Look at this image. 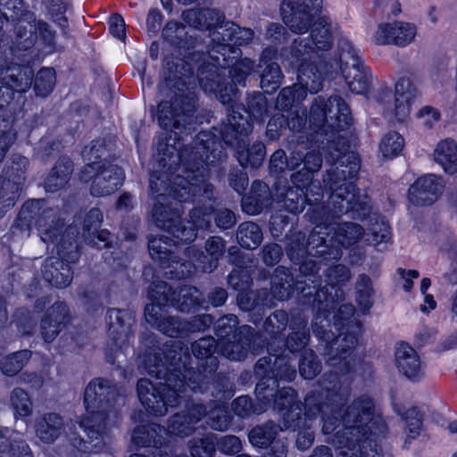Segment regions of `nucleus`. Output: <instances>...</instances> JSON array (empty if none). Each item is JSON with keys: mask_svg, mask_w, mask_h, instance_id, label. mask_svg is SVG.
<instances>
[{"mask_svg": "<svg viewBox=\"0 0 457 457\" xmlns=\"http://www.w3.org/2000/svg\"><path fill=\"white\" fill-rule=\"evenodd\" d=\"M355 312L353 304L340 307L334 316L336 333L313 325L321 354L333 370L320 377L318 388L306 394L303 416L312 420L320 416L322 433L331 435L337 448L358 449L361 457H383L386 422L376 411L369 395H360L347 405L351 388L342 382L343 376L354 372L356 348L364 332L363 323L354 317Z\"/></svg>", "mask_w": 457, "mask_h": 457, "instance_id": "obj_1", "label": "nucleus"}, {"mask_svg": "<svg viewBox=\"0 0 457 457\" xmlns=\"http://www.w3.org/2000/svg\"><path fill=\"white\" fill-rule=\"evenodd\" d=\"M216 145L219 143L207 131L199 132L192 146L180 150L169 143H158L159 165L163 170H154L150 175V192L157 195L152 216L157 227L183 243L194 241L196 230L209 228L212 212L195 208L189 213L188 225H186L179 220L184 212L181 204L173 205L168 197L180 203L197 196L211 199L212 188L206 178L208 166L220 160Z\"/></svg>", "mask_w": 457, "mask_h": 457, "instance_id": "obj_2", "label": "nucleus"}, {"mask_svg": "<svg viewBox=\"0 0 457 457\" xmlns=\"http://www.w3.org/2000/svg\"><path fill=\"white\" fill-rule=\"evenodd\" d=\"M353 121L350 106L341 96L313 98L309 117L311 142L326 146L332 159L334 168L328 171L330 203L337 212H350L353 220H367L368 240L378 245L390 241L392 228L382 214H371L370 198L361 194L356 184L361 169L360 155L350 151L348 137L340 134L348 130Z\"/></svg>", "mask_w": 457, "mask_h": 457, "instance_id": "obj_3", "label": "nucleus"}, {"mask_svg": "<svg viewBox=\"0 0 457 457\" xmlns=\"http://www.w3.org/2000/svg\"><path fill=\"white\" fill-rule=\"evenodd\" d=\"M308 44L304 40H293L282 51L283 62L295 71L297 82L283 87L276 102L279 113L303 106L307 94H317L323 87L325 79H334L339 73L349 90L356 95H366L371 87V71L365 66L356 49L346 38L337 41V51L330 60H312Z\"/></svg>", "mask_w": 457, "mask_h": 457, "instance_id": "obj_4", "label": "nucleus"}, {"mask_svg": "<svg viewBox=\"0 0 457 457\" xmlns=\"http://www.w3.org/2000/svg\"><path fill=\"white\" fill-rule=\"evenodd\" d=\"M301 280L295 277L289 268L278 265L270 275V289L261 288L259 297L262 299V312L263 317L266 311L276 305V302H283L292 298L295 295L299 298L303 306H308L314 312V320L312 323H317L328 330L324 325L318 322L320 320L330 325V316L334 325V316L338 312V303L344 300L345 293L343 287L350 278V270L344 264L329 265L324 272V285L322 286V276L317 278L303 277ZM332 331L331 329H329Z\"/></svg>", "mask_w": 457, "mask_h": 457, "instance_id": "obj_5", "label": "nucleus"}, {"mask_svg": "<svg viewBox=\"0 0 457 457\" xmlns=\"http://www.w3.org/2000/svg\"><path fill=\"white\" fill-rule=\"evenodd\" d=\"M160 348H152L142 357V365L146 373L156 378H164L165 383L154 384L147 378H140L137 385V396L145 410L154 416H164L169 407L178 405L183 395L190 391L183 378L182 370L175 358L168 361L162 357Z\"/></svg>", "mask_w": 457, "mask_h": 457, "instance_id": "obj_6", "label": "nucleus"}, {"mask_svg": "<svg viewBox=\"0 0 457 457\" xmlns=\"http://www.w3.org/2000/svg\"><path fill=\"white\" fill-rule=\"evenodd\" d=\"M160 348H152L142 357V365L146 373L156 378H164L165 383L154 384L147 378H140L137 385V396L145 410L154 416H164L169 407L178 405L183 395L190 391L183 378L182 370L175 358L168 361L162 357Z\"/></svg>", "mask_w": 457, "mask_h": 457, "instance_id": "obj_7", "label": "nucleus"}, {"mask_svg": "<svg viewBox=\"0 0 457 457\" xmlns=\"http://www.w3.org/2000/svg\"><path fill=\"white\" fill-rule=\"evenodd\" d=\"M183 20L190 26L199 29H212L210 37L213 43L209 53L212 62H204L198 69V79L201 87L208 93H214L220 101L226 104L228 96L223 94L227 90L223 76L225 74L228 54V33L226 29V15L214 8L188 9L182 13Z\"/></svg>", "mask_w": 457, "mask_h": 457, "instance_id": "obj_8", "label": "nucleus"}, {"mask_svg": "<svg viewBox=\"0 0 457 457\" xmlns=\"http://www.w3.org/2000/svg\"><path fill=\"white\" fill-rule=\"evenodd\" d=\"M322 0H282L280 4V15L284 24L295 34H304L310 30L307 38H295L304 40L308 44L310 59L330 60L334 57L330 51L333 46V33L331 24L325 16H318L321 12Z\"/></svg>", "mask_w": 457, "mask_h": 457, "instance_id": "obj_9", "label": "nucleus"}, {"mask_svg": "<svg viewBox=\"0 0 457 457\" xmlns=\"http://www.w3.org/2000/svg\"><path fill=\"white\" fill-rule=\"evenodd\" d=\"M86 414L80 427L93 442L99 446L107 428L116 425L120 420V409L125 404V391L101 378L90 381L84 393Z\"/></svg>", "mask_w": 457, "mask_h": 457, "instance_id": "obj_10", "label": "nucleus"}, {"mask_svg": "<svg viewBox=\"0 0 457 457\" xmlns=\"http://www.w3.org/2000/svg\"><path fill=\"white\" fill-rule=\"evenodd\" d=\"M171 242H176L167 236L152 237L148 242L149 253L153 260L158 262L168 278H183L190 276L194 271L200 270L211 273L218 266V259L222 254L225 247L224 240L220 237H212L206 242V252L210 254L208 263L200 260V257L207 258L204 252L195 245L185 250L184 259H179L171 251Z\"/></svg>", "mask_w": 457, "mask_h": 457, "instance_id": "obj_11", "label": "nucleus"}, {"mask_svg": "<svg viewBox=\"0 0 457 457\" xmlns=\"http://www.w3.org/2000/svg\"><path fill=\"white\" fill-rule=\"evenodd\" d=\"M7 21L8 19L0 15V108L10 103L14 92L23 93L29 90L34 76L31 67L14 62V59H19L21 55L20 52L28 49H12L14 31L6 37L4 34Z\"/></svg>", "mask_w": 457, "mask_h": 457, "instance_id": "obj_12", "label": "nucleus"}, {"mask_svg": "<svg viewBox=\"0 0 457 457\" xmlns=\"http://www.w3.org/2000/svg\"><path fill=\"white\" fill-rule=\"evenodd\" d=\"M286 253L290 262L298 267L301 277L318 278L321 276L322 265H328L325 253H320L324 248L321 232L312 229L308 237L301 230L295 229L285 235Z\"/></svg>", "mask_w": 457, "mask_h": 457, "instance_id": "obj_13", "label": "nucleus"}, {"mask_svg": "<svg viewBox=\"0 0 457 457\" xmlns=\"http://www.w3.org/2000/svg\"><path fill=\"white\" fill-rule=\"evenodd\" d=\"M170 78L159 85L161 93H165L170 89L172 96L170 100H162L157 106V119L160 126L164 129L175 130V135L182 134V130L190 129L187 126L191 125L195 104L193 98L184 96L182 87L185 81L181 78L172 83Z\"/></svg>", "mask_w": 457, "mask_h": 457, "instance_id": "obj_14", "label": "nucleus"}, {"mask_svg": "<svg viewBox=\"0 0 457 457\" xmlns=\"http://www.w3.org/2000/svg\"><path fill=\"white\" fill-rule=\"evenodd\" d=\"M253 375L258 383H263V386L272 389V398H277L285 391L287 395L294 398V402H302L292 386L279 387L280 381L292 382L296 377V370L288 354L281 353L261 357L253 366Z\"/></svg>", "mask_w": 457, "mask_h": 457, "instance_id": "obj_15", "label": "nucleus"}, {"mask_svg": "<svg viewBox=\"0 0 457 457\" xmlns=\"http://www.w3.org/2000/svg\"><path fill=\"white\" fill-rule=\"evenodd\" d=\"M217 343L212 337H202L191 345L193 354L200 361L199 366L203 371L193 369H185L182 377L187 382V386L193 392H204L207 388L210 377L217 370L218 359L213 356Z\"/></svg>", "mask_w": 457, "mask_h": 457, "instance_id": "obj_16", "label": "nucleus"}, {"mask_svg": "<svg viewBox=\"0 0 457 457\" xmlns=\"http://www.w3.org/2000/svg\"><path fill=\"white\" fill-rule=\"evenodd\" d=\"M268 112V99L262 92L248 93L245 104L230 96V132L237 129L253 132L254 122H264Z\"/></svg>", "mask_w": 457, "mask_h": 457, "instance_id": "obj_17", "label": "nucleus"}, {"mask_svg": "<svg viewBox=\"0 0 457 457\" xmlns=\"http://www.w3.org/2000/svg\"><path fill=\"white\" fill-rule=\"evenodd\" d=\"M0 12L14 22L12 49H30L35 44V13L26 9L23 0H0Z\"/></svg>", "mask_w": 457, "mask_h": 457, "instance_id": "obj_18", "label": "nucleus"}, {"mask_svg": "<svg viewBox=\"0 0 457 457\" xmlns=\"http://www.w3.org/2000/svg\"><path fill=\"white\" fill-rule=\"evenodd\" d=\"M272 389L263 386V383H256L254 388L255 400L249 395H240L230 402V413L233 412L239 418H249L253 415H261L269 409H272L278 414L283 408L285 401L287 399L286 392L279 394L277 398H272ZM232 416L230 415V426L232 425Z\"/></svg>", "mask_w": 457, "mask_h": 457, "instance_id": "obj_19", "label": "nucleus"}, {"mask_svg": "<svg viewBox=\"0 0 457 457\" xmlns=\"http://www.w3.org/2000/svg\"><path fill=\"white\" fill-rule=\"evenodd\" d=\"M79 179L84 183L92 180L91 195L100 197L114 193L121 186L124 173L116 164L92 161L84 166Z\"/></svg>", "mask_w": 457, "mask_h": 457, "instance_id": "obj_20", "label": "nucleus"}, {"mask_svg": "<svg viewBox=\"0 0 457 457\" xmlns=\"http://www.w3.org/2000/svg\"><path fill=\"white\" fill-rule=\"evenodd\" d=\"M253 269L230 270V288L237 291V303L239 309L248 313L249 321L258 326L263 318L261 289L253 290Z\"/></svg>", "mask_w": 457, "mask_h": 457, "instance_id": "obj_21", "label": "nucleus"}, {"mask_svg": "<svg viewBox=\"0 0 457 457\" xmlns=\"http://www.w3.org/2000/svg\"><path fill=\"white\" fill-rule=\"evenodd\" d=\"M278 415L286 430L297 431L295 446L299 451H306L313 445L315 432L312 427V418L304 417L305 406L303 402L295 403L287 395Z\"/></svg>", "mask_w": 457, "mask_h": 457, "instance_id": "obj_22", "label": "nucleus"}, {"mask_svg": "<svg viewBox=\"0 0 457 457\" xmlns=\"http://www.w3.org/2000/svg\"><path fill=\"white\" fill-rule=\"evenodd\" d=\"M330 229L329 236H322L325 250L320 252L327 255L325 261L328 263H334L340 260L343 249H347L357 244L365 233L361 225L351 221L337 224L336 228L332 225Z\"/></svg>", "mask_w": 457, "mask_h": 457, "instance_id": "obj_23", "label": "nucleus"}, {"mask_svg": "<svg viewBox=\"0 0 457 457\" xmlns=\"http://www.w3.org/2000/svg\"><path fill=\"white\" fill-rule=\"evenodd\" d=\"M251 134L252 132L243 131V129L230 132V149H233L234 155L242 169L250 172L257 170L266 158L265 144L262 141L250 144Z\"/></svg>", "mask_w": 457, "mask_h": 457, "instance_id": "obj_24", "label": "nucleus"}, {"mask_svg": "<svg viewBox=\"0 0 457 457\" xmlns=\"http://www.w3.org/2000/svg\"><path fill=\"white\" fill-rule=\"evenodd\" d=\"M310 111L303 106H296V109L286 113H274L269 120L266 127V137L270 141H276L280 138L283 132L289 130L293 133H301L308 130L307 134L311 137L309 128ZM311 140V138H309Z\"/></svg>", "mask_w": 457, "mask_h": 457, "instance_id": "obj_25", "label": "nucleus"}, {"mask_svg": "<svg viewBox=\"0 0 457 457\" xmlns=\"http://www.w3.org/2000/svg\"><path fill=\"white\" fill-rule=\"evenodd\" d=\"M230 361H245L249 354L253 356L263 352L264 339L260 332L249 325L230 328Z\"/></svg>", "mask_w": 457, "mask_h": 457, "instance_id": "obj_26", "label": "nucleus"}, {"mask_svg": "<svg viewBox=\"0 0 457 457\" xmlns=\"http://www.w3.org/2000/svg\"><path fill=\"white\" fill-rule=\"evenodd\" d=\"M445 182L441 176L428 173L415 179L408 190V200L414 206L434 204L443 195Z\"/></svg>", "mask_w": 457, "mask_h": 457, "instance_id": "obj_27", "label": "nucleus"}, {"mask_svg": "<svg viewBox=\"0 0 457 457\" xmlns=\"http://www.w3.org/2000/svg\"><path fill=\"white\" fill-rule=\"evenodd\" d=\"M28 163V159L20 154L12 156L11 164L4 170L6 179L4 180L1 187L0 199L4 206H12L18 198Z\"/></svg>", "mask_w": 457, "mask_h": 457, "instance_id": "obj_28", "label": "nucleus"}, {"mask_svg": "<svg viewBox=\"0 0 457 457\" xmlns=\"http://www.w3.org/2000/svg\"><path fill=\"white\" fill-rule=\"evenodd\" d=\"M108 335L112 340L110 351L123 347L131 334V326L135 320L128 310L110 309L106 313Z\"/></svg>", "mask_w": 457, "mask_h": 457, "instance_id": "obj_29", "label": "nucleus"}, {"mask_svg": "<svg viewBox=\"0 0 457 457\" xmlns=\"http://www.w3.org/2000/svg\"><path fill=\"white\" fill-rule=\"evenodd\" d=\"M70 320V309L61 301L54 302L46 310L40 322V334L46 343L53 342Z\"/></svg>", "mask_w": 457, "mask_h": 457, "instance_id": "obj_30", "label": "nucleus"}, {"mask_svg": "<svg viewBox=\"0 0 457 457\" xmlns=\"http://www.w3.org/2000/svg\"><path fill=\"white\" fill-rule=\"evenodd\" d=\"M273 195L269 185L262 180L253 181L249 191L242 195L241 209L248 215H258L271 207Z\"/></svg>", "mask_w": 457, "mask_h": 457, "instance_id": "obj_31", "label": "nucleus"}, {"mask_svg": "<svg viewBox=\"0 0 457 457\" xmlns=\"http://www.w3.org/2000/svg\"><path fill=\"white\" fill-rule=\"evenodd\" d=\"M415 35L414 24L394 21L379 24L375 37L378 45L405 46L413 40Z\"/></svg>", "mask_w": 457, "mask_h": 457, "instance_id": "obj_32", "label": "nucleus"}, {"mask_svg": "<svg viewBox=\"0 0 457 457\" xmlns=\"http://www.w3.org/2000/svg\"><path fill=\"white\" fill-rule=\"evenodd\" d=\"M289 330L284 339L285 349L282 353L287 351L296 357L308 349L311 335L307 319L299 312L291 314Z\"/></svg>", "mask_w": 457, "mask_h": 457, "instance_id": "obj_33", "label": "nucleus"}, {"mask_svg": "<svg viewBox=\"0 0 457 457\" xmlns=\"http://www.w3.org/2000/svg\"><path fill=\"white\" fill-rule=\"evenodd\" d=\"M206 414L203 404H193L187 410L172 415L168 420L167 433L180 437L189 436L195 431V426Z\"/></svg>", "mask_w": 457, "mask_h": 457, "instance_id": "obj_34", "label": "nucleus"}, {"mask_svg": "<svg viewBox=\"0 0 457 457\" xmlns=\"http://www.w3.org/2000/svg\"><path fill=\"white\" fill-rule=\"evenodd\" d=\"M395 357L398 370L409 380L418 382L423 378L420 359L408 343L402 341L397 344Z\"/></svg>", "mask_w": 457, "mask_h": 457, "instance_id": "obj_35", "label": "nucleus"}, {"mask_svg": "<svg viewBox=\"0 0 457 457\" xmlns=\"http://www.w3.org/2000/svg\"><path fill=\"white\" fill-rule=\"evenodd\" d=\"M44 279L59 288L67 287L72 281L73 272L69 263L59 257H49L42 265Z\"/></svg>", "mask_w": 457, "mask_h": 457, "instance_id": "obj_36", "label": "nucleus"}, {"mask_svg": "<svg viewBox=\"0 0 457 457\" xmlns=\"http://www.w3.org/2000/svg\"><path fill=\"white\" fill-rule=\"evenodd\" d=\"M146 321L162 333L176 337L187 328V324L175 316H164L162 311L155 310V305H146L145 308Z\"/></svg>", "mask_w": 457, "mask_h": 457, "instance_id": "obj_37", "label": "nucleus"}, {"mask_svg": "<svg viewBox=\"0 0 457 457\" xmlns=\"http://www.w3.org/2000/svg\"><path fill=\"white\" fill-rule=\"evenodd\" d=\"M168 433L163 427L155 423H148L137 426L132 433V443L140 447H155L168 443Z\"/></svg>", "mask_w": 457, "mask_h": 457, "instance_id": "obj_38", "label": "nucleus"}, {"mask_svg": "<svg viewBox=\"0 0 457 457\" xmlns=\"http://www.w3.org/2000/svg\"><path fill=\"white\" fill-rule=\"evenodd\" d=\"M37 437L45 444H52L64 433L63 419L57 413L48 412L35 420Z\"/></svg>", "mask_w": 457, "mask_h": 457, "instance_id": "obj_39", "label": "nucleus"}, {"mask_svg": "<svg viewBox=\"0 0 457 457\" xmlns=\"http://www.w3.org/2000/svg\"><path fill=\"white\" fill-rule=\"evenodd\" d=\"M417 96V88L407 77H401L395 85V116L398 120L405 118Z\"/></svg>", "mask_w": 457, "mask_h": 457, "instance_id": "obj_40", "label": "nucleus"}, {"mask_svg": "<svg viewBox=\"0 0 457 457\" xmlns=\"http://www.w3.org/2000/svg\"><path fill=\"white\" fill-rule=\"evenodd\" d=\"M103 220V214L98 208H92L83 222L82 237L85 242L101 248L107 246V235L104 230L98 231Z\"/></svg>", "mask_w": 457, "mask_h": 457, "instance_id": "obj_41", "label": "nucleus"}, {"mask_svg": "<svg viewBox=\"0 0 457 457\" xmlns=\"http://www.w3.org/2000/svg\"><path fill=\"white\" fill-rule=\"evenodd\" d=\"M306 206H308L307 212L304 214L306 220L315 226L313 229L316 232H321L322 236H329L332 226L330 212H332V217H337L334 214L331 205L316 202L306 204Z\"/></svg>", "mask_w": 457, "mask_h": 457, "instance_id": "obj_42", "label": "nucleus"}, {"mask_svg": "<svg viewBox=\"0 0 457 457\" xmlns=\"http://www.w3.org/2000/svg\"><path fill=\"white\" fill-rule=\"evenodd\" d=\"M214 400L209 411H206L208 424L216 430L225 431L228 428V415L227 407V392L217 389L212 393Z\"/></svg>", "mask_w": 457, "mask_h": 457, "instance_id": "obj_43", "label": "nucleus"}, {"mask_svg": "<svg viewBox=\"0 0 457 457\" xmlns=\"http://www.w3.org/2000/svg\"><path fill=\"white\" fill-rule=\"evenodd\" d=\"M434 158L446 174L457 173V144L453 139L441 140L436 145Z\"/></svg>", "mask_w": 457, "mask_h": 457, "instance_id": "obj_44", "label": "nucleus"}, {"mask_svg": "<svg viewBox=\"0 0 457 457\" xmlns=\"http://www.w3.org/2000/svg\"><path fill=\"white\" fill-rule=\"evenodd\" d=\"M396 412L404 422L406 433L404 445L406 446L420 435L423 428V413L416 406L408 409L397 408Z\"/></svg>", "mask_w": 457, "mask_h": 457, "instance_id": "obj_45", "label": "nucleus"}, {"mask_svg": "<svg viewBox=\"0 0 457 457\" xmlns=\"http://www.w3.org/2000/svg\"><path fill=\"white\" fill-rule=\"evenodd\" d=\"M278 433V426L273 421L268 420L252 428L248 433V440L254 448L264 450L277 439Z\"/></svg>", "mask_w": 457, "mask_h": 457, "instance_id": "obj_46", "label": "nucleus"}, {"mask_svg": "<svg viewBox=\"0 0 457 457\" xmlns=\"http://www.w3.org/2000/svg\"><path fill=\"white\" fill-rule=\"evenodd\" d=\"M236 239L240 247L246 250H253L262 244L263 234L257 223L245 221L238 226Z\"/></svg>", "mask_w": 457, "mask_h": 457, "instance_id": "obj_47", "label": "nucleus"}, {"mask_svg": "<svg viewBox=\"0 0 457 457\" xmlns=\"http://www.w3.org/2000/svg\"><path fill=\"white\" fill-rule=\"evenodd\" d=\"M72 171V163L68 158L60 159L47 176L45 187L46 191L55 192L68 183Z\"/></svg>", "mask_w": 457, "mask_h": 457, "instance_id": "obj_48", "label": "nucleus"}, {"mask_svg": "<svg viewBox=\"0 0 457 457\" xmlns=\"http://www.w3.org/2000/svg\"><path fill=\"white\" fill-rule=\"evenodd\" d=\"M204 302V295L196 287L184 286L177 291L172 306L180 312H188L201 307Z\"/></svg>", "mask_w": 457, "mask_h": 457, "instance_id": "obj_49", "label": "nucleus"}, {"mask_svg": "<svg viewBox=\"0 0 457 457\" xmlns=\"http://www.w3.org/2000/svg\"><path fill=\"white\" fill-rule=\"evenodd\" d=\"M177 291L173 290L164 281H154L148 290V299L151 301L147 305H155V310L161 312L162 307L172 306Z\"/></svg>", "mask_w": 457, "mask_h": 457, "instance_id": "obj_50", "label": "nucleus"}, {"mask_svg": "<svg viewBox=\"0 0 457 457\" xmlns=\"http://www.w3.org/2000/svg\"><path fill=\"white\" fill-rule=\"evenodd\" d=\"M284 210L273 212L269 220V229L272 237L276 240L285 238L287 233H291L297 228L295 216L290 217Z\"/></svg>", "mask_w": 457, "mask_h": 457, "instance_id": "obj_51", "label": "nucleus"}, {"mask_svg": "<svg viewBox=\"0 0 457 457\" xmlns=\"http://www.w3.org/2000/svg\"><path fill=\"white\" fill-rule=\"evenodd\" d=\"M290 317L285 310H276L257 326L262 324V330L270 339L276 340L289 328Z\"/></svg>", "mask_w": 457, "mask_h": 457, "instance_id": "obj_52", "label": "nucleus"}, {"mask_svg": "<svg viewBox=\"0 0 457 457\" xmlns=\"http://www.w3.org/2000/svg\"><path fill=\"white\" fill-rule=\"evenodd\" d=\"M255 62L248 57L237 59L230 63V96L237 91V85L245 86L246 79L254 71Z\"/></svg>", "mask_w": 457, "mask_h": 457, "instance_id": "obj_53", "label": "nucleus"}, {"mask_svg": "<svg viewBox=\"0 0 457 457\" xmlns=\"http://www.w3.org/2000/svg\"><path fill=\"white\" fill-rule=\"evenodd\" d=\"M278 202L283 203L284 211L296 216L301 213L308 203L307 195L297 189L288 186L287 189L277 195Z\"/></svg>", "mask_w": 457, "mask_h": 457, "instance_id": "obj_54", "label": "nucleus"}, {"mask_svg": "<svg viewBox=\"0 0 457 457\" xmlns=\"http://www.w3.org/2000/svg\"><path fill=\"white\" fill-rule=\"evenodd\" d=\"M297 356L299 357L298 372L303 379L312 380L321 372V361L312 348L305 349Z\"/></svg>", "mask_w": 457, "mask_h": 457, "instance_id": "obj_55", "label": "nucleus"}, {"mask_svg": "<svg viewBox=\"0 0 457 457\" xmlns=\"http://www.w3.org/2000/svg\"><path fill=\"white\" fill-rule=\"evenodd\" d=\"M284 75L275 62L267 63L260 76V86L266 94L275 93L281 86Z\"/></svg>", "mask_w": 457, "mask_h": 457, "instance_id": "obj_56", "label": "nucleus"}, {"mask_svg": "<svg viewBox=\"0 0 457 457\" xmlns=\"http://www.w3.org/2000/svg\"><path fill=\"white\" fill-rule=\"evenodd\" d=\"M356 292V303L363 314H368L373 306L372 296L374 294L372 281L366 274H361Z\"/></svg>", "mask_w": 457, "mask_h": 457, "instance_id": "obj_57", "label": "nucleus"}, {"mask_svg": "<svg viewBox=\"0 0 457 457\" xmlns=\"http://www.w3.org/2000/svg\"><path fill=\"white\" fill-rule=\"evenodd\" d=\"M404 146L403 137L396 131L387 132L379 143V150L386 159H393L402 153Z\"/></svg>", "mask_w": 457, "mask_h": 457, "instance_id": "obj_58", "label": "nucleus"}, {"mask_svg": "<svg viewBox=\"0 0 457 457\" xmlns=\"http://www.w3.org/2000/svg\"><path fill=\"white\" fill-rule=\"evenodd\" d=\"M298 166V162L288 160L286 152L279 148L270 155L269 161V172L278 179L287 170H294Z\"/></svg>", "mask_w": 457, "mask_h": 457, "instance_id": "obj_59", "label": "nucleus"}, {"mask_svg": "<svg viewBox=\"0 0 457 457\" xmlns=\"http://www.w3.org/2000/svg\"><path fill=\"white\" fill-rule=\"evenodd\" d=\"M30 356L31 353L29 350L15 352L5 356L0 361L2 372L7 376H14L24 367Z\"/></svg>", "mask_w": 457, "mask_h": 457, "instance_id": "obj_60", "label": "nucleus"}, {"mask_svg": "<svg viewBox=\"0 0 457 457\" xmlns=\"http://www.w3.org/2000/svg\"><path fill=\"white\" fill-rule=\"evenodd\" d=\"M57 214V209L48 208L42 211L36 221L38 230L46 236L48 235L50 238L56 237L58 229L62 227Z\"/></svg>", "mask_w": 457, "mask_h": 457, "instance_id": "obj_61", "label": "nucleus"}, {"mask_svg": "<svg viewBox=\"0 0 457 457\" xmlns=\"http://www.w3.org/2000/svg\"><path fill=\"white\" fill-rule=\"evenodd\" d=\"M51 20L59 26L64 35L68 34V19L65 13L69 10L68 4L62 0H44Z\"/></svg>", "mask_w": 457, "mask_h": 457, "instance_id": "obj_62", "label": "nucleus"}, {"mask_svg": "<svg viewBox=\"0 0 457 457\" xmlns=\"http://www.w3.org/2000/svg\"><path fill=\"white\" fill-rule=\"evenodd\" d=\"M55 84V71L53 68H42L36 75L34 89L40 96H48Z\"/></svg>", "mask_w": 457, "mask_h": 457, "instance_id": "obj_63", "label": "nucleus"}, {"mask_svg": "<svg viewBox=\"0 0 457 457\" xmlns=\"http://www.w3.org/2000/svg\"><path fill=\"white\" fill-rule=\"evenodd\" d=\"M189 444L192 457H212L215 451V438L212 435L194 438Z\"/></svg>", "mask_w": 457, "mask_h": 457, "instance_id": "obj_64", "label": "nucleus"}]
</instances>
